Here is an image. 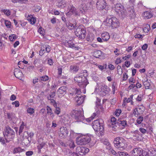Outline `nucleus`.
Returning <instances> with one entry per match:
<instances>
[{"label": "nucleus", "instance_id": "f8f14e48", "mask_svg": "<svg viewBox=\"0 0 156 156\" xmlns=\"http://www.w3.org/2000/svg\"><path fill=\"white\" fill-rule=\"evenodd\" d=\"M106 2L105 0H97L96 7L98 9H104L106 6Z\"/></svg>", "mask_w": 156, "mask_h": 156}, {"label": "nucleus", "instance_id": "c85d7f7f", "mask_svg": "<svg viewBox=\"0 0 156 156\" xmlns=\"http://www.w3.org/2000/svg\"><path fill=\"white\" fill-rule=\"evenodd\" d=\"M119 16L122 17V18H124L127 16V12H126L124 10V9H122L119 12V13L118 14Z\"/></svg>", "mask_w": 156, "mask_h": 156}, {"label": "nucleus", "instance_id": "13d9d810", "mask_svg": "<svg viewBox=\"0 0 156 156\" xmlns=\"http://www.w3.org/2000/svg\"><path fill=\"white\" fill-rule=\"evenodd\" d=\"M55 112L57 115L59 114L60 112V108H59L56 107L55 111Z\"/></svg>", "mask_w": 156, "mask_h": 156}, {"label": "nucleus", "instance_id": "58836bf2", "mask_svg": "<svg viewBox=\"0 0 156 156\" xmlns=\"http://www.w3.org/2000/svg\"><path fill=\"white\" fill-rule=\"evenodd\" d=\"M66 25L68 28L70 30H72L75 28V26H74V25L72 23H66Z\"/></svg>", "mask_w": 156, "mask_h": 156}, {"label": "nucleus", "instance_id": "1a4fd4ad", "mask_svg": "<svg viewBox=\"0 0 156 156\" xmlns=\"http://www.w3.org/2000/svg\"><path fill=\"white\" fill-rule=\"evenodd\" d=\"M135 0H129V3L131 6L129 8H128V11H129V15L131 18H134L135 16V12L134 9V8L133 5L134 4Z\"/></svg>", "mask_w": 156, "mask_h": 156}, {"label": "nucleus", "instance_id": "c756f323", "mask_svg": "<svg viewBox=\"0 0 156 156\" xmlns=\"http://www.w3.org/2000/svg\"><path fill=\"white\" fill-rule=\"evenodd\" d=\"M143 112V110L141 111H139L138 110V108H136L133 110V114L136 117H137L139 115Z\"/></svg>", "mask_w": 156, "mask_h": 156}, {"label": "nucleus", "instance_id": "49530a36", "mask_svg": "<svg viewBox=\"0 0 156 156\" xmlns=\"http://www.w3.org/2000/svg\"><path fill=\"white\" fill-rule=\"evenodd\" d=\"M150 27L149 25H147V26L144 27V31L146 32H147L150 30Z\"/></svg>", "mask_w": 156, "mask_h": 156}, {"label": "nucleus", "instance_id": "0eeeda50", "mask_svg": "<svg viewBox=\"0 0 156 156\" xmlns=\"http://www.w3.org/2000/svg\"><path fill=\"white\" fill-rule=\"evenodd\" d=\"M91 140V136L86 135L79 137L77 140L76 143L80 145H85L88 143Z\"/></svg>", "mask_w": 156, "mask_h": 156}, {"label": "nucleus", "instance_id": "a19ab883", "mask_svg": "<svg viewBox=\"0 0 156 156\" xmlns=\"http://www.w3.org/2000/svg\"><path fill=\"white\" fill-rule=\"evenodd\" d=\"M144 85L146 89H148L150 86V84L147 81H146L144 82Z\"/></svg>", "mask_w": 156, "mask_h": 156}, {"label": "nucleus", "instance_id": "a878e982", "mask_svg": "<svg viewBox=\"0 0 156 156\" xmlns=\"http://www.w3.org/2000/svg\"><path fill=\"white\" fill-rule=\"evenodd\" d=\"M66 3L65 0H61L57 3V6L60 8H63L66 6Z\"/></svg>", "mask_w": 156, "mask_h": 156}, {"label": "nucleus", "instance_id": "4468645a", "mask_svg": "<svg viewBox=\"0 0 156 156\" xmlns=\"http://www.w3.org/2000/svg\"><path fill=\"white\" fill-rule=\"evenodd\" d=\"M131 152L132 156H141L142 154V149L139 147L134 148Z\"/></svg>", "mask_w": 156, "mask_h": 156}, {"label": "nucleus", "instance_id": "e433bc0d", "mask_svg": "<svg viewBox=\"0 0 156 156\" xmlns=\"http://www.w3.org/2000/svg\"><path fill=\"white\" fill-rule=\"evenodd\" d=\"M46 109L47 113L50 115H52V116L54 117V115L53 114L51 108L48 106H47L46 107Z\"/></svg>", "mask_w": 156, "mask_h": 156}, {"label": "nucleus", "instance_id": "f03ea898", "mask_svg": "<svg viewBox=\"0 0 156 156\" xmlns=\"http://www.w3.org/2000/svg\"><path fill=\"white\" fill-rule=\"evenodd\" d=\"M74 80L78 83V86L81 89H83V93L85 92V88L88 84V82L85 76H83L82 75H77L74 78Z\"/></svg>", "mask_w": 156, "mask_h": 156}, {"label": "nucleus", "instance_id": "f704fd0d", "mask_svg": "<svg viewBox=\"0 0 156 156\" xmlns=\"http://www.w3.org/2000/svg\"><path fill=\"white\" fill-rule=\"evenodd\" d=\"M24 150L22 149L20 147L15 148L13 151V152L14 154H16L18 153H20L23 151Z\"/></svg>", "mask_w": 156, "mask_h": 156}, {"label": "nucleus", "instance_id": "3c124183", "mask_svg": "<svg viewBox=\"0 0 156 156\" xmlns=\"http://www.w3.org/2000/svg\"><path fill=\"white\" fill-rule=\"evenodd\" d=\"M27 112L30 114H31L34 113V109L33 108H30L27 109Z\"/></svg>", "mask_w": 156, "mask_h": 156}, {"label": "nucleus", "instance_id": "a18cd8bd", "mask_svg": "<svg viewBox=\"0 0 156 156\" xmlns=\"http://www.w3.org/2000/svg\"><path fill=\"white\" fill-rule=\"evenodd\" d=\"M147 133H151L153 132V128L151 126H149L147 128Z\"/></svg>", "mask_w": 156, "mask_h": 156}, {"label": "nucleus", "instance_id": "dca6fc26", "mask_svg": "<svg viewBox=\"0 0 156 156\" xmlns=\"http://www.w3.org/2000/svg\"><path fill=\"white\" fill-rule=\"evenodd\" d=\"M84 100V97L80 94H78L75 98V100L78 105L82 104Z\"/></svg>", "mask_w": 156, "mask_h": 156}, {"label": "nucleus", "instance_id": "4c0bfd02", "mask_svg": "<svg viewBox=\"0 0 156 156\" xmlns=\"http://www.w3.org/2000/svg\"><path fill=\"white\" fill-rule=\"evenodd\" d=\"M25 125L23 122L21 125L20 126L19 133L20 134L23 131V129H24Z\"/></svg>", "mask_w": 156, "mask_h": 156}, {"label": "nucleus", "instance_id": "052dcab7", "mask_svg": "<svg viewBox=\"0 0 156 156\" xmlns=\"http://www.w3.org/2000/svg\"><path fill=\"white\" fill-rule=\"evenodd\" d=\"M9 38L11 41H13L14 40L16 39V36L15 35L13 34L11 36H10Z\"/></svg>", "mask_w": 156, "mask_h": 156}, {"label": "nucleus", "instance_id": "de8ad7c7", "mask_svg": "<svg viewBox=\"0 0 156 156\" xmlns=\"http://www.w3.org/2000/svg\"><path fill=\"white\" fill-rule=\"evenodd\" d=\"M5 24L7 28H10L11 26V23L9 21L5 20Z\"/></svg>", "mask_w": 156, "mask_h": 156}, {"label": "nucleus", "instance_id": "cd10ccee", "mask_svg": "<svg viewBox=\"0 0 156 156\" xmlns=\"http://www.w3.org/2000/svg\"><path fill=\"white\" fill-rule=\"evenodd\" d=\"M66 87L65 86H62L60 87L57 90L58 94H64L66 90Z\"/></svg>", "mask_w": 156, "mask_h": 156}, {"label": "nucleus", "instance_id": "7ed1b4c3", "mask_svg": "<svg viewBox=\"0 0 156 156\" xmlns=\"http://www.w3.org/2000/svg\"><path fill=\"white\" fill-rule=\"evenodd\" d=\"M115 147L119 149L122 150L126 147V140L122 137L116 138L114 141Z\"/></svg>", "mask_w": 156, "mask_h": 156}, {"label": "nucleus", "instance_id": "7c9ffc66", "mask_svg": "<svg viewBox=\"0 0 156 156\" xmlns=\"http://www.w3.org/2000/svg\"><path fill=\"white\" fill-rule=\"evenodd\" d=\"M79 69V67L76 65H72L70 66V70L72 72H76Z\"/></svg>", "mask_w": 156, "mask_h": 156}, {"label": "nucleus", "instance_id": "5fc2aeb1", "mask_svg": "<svg viewBox=\"0 0 156 156\" xmlns=\"http://www.w3.org/2000/svg\"><path fill=\"white\" fill-rule=\"evenodd\" d=\"M86 7L84 6L82 9H80V11L81 13H83L86 10Z\"/></svg>", "mask_w": 156, "mask_h": 156}, {"label": "nucleus", "instance_id": "423d86ee", "mask_svg": "<svg viewBox=\"0 0 156 156\" xmlns=\"http://www.w3.org/2000/svg\"><path fill=\"white\" fill-rule=\"evenodd\" d=\"M15 133L9 126L6 127L5 133L4 134L5 139L6 142H9L14 138Z\"/></svg>", "mask_w": 156, "mask_h": 156}, {"label": "nucleus", "instance_id": "8fccbe9b", "mask_svg": "<svg viewBox=\"0 0 156 156\" xmlns=\"http://www.w3.org/2000/svg\"><path fill=\"white\" fill-rule=\"evenodd\" d=\"M109 153H111V154H113V155H115V156H118V152L117 153L114 150L112 149H111L110 151H109Z\"/></svg>", "mask_w": 156, "mask_h": 156}, {"label": "nucleus", "instance_id": "c03bdc74", "mask_svg": "<svg viewBox=\"0 0 156 156\" xmlns=\"http://www.w3.org/2000/svg\"><path fill=\"white\" fill-rule=\"evenodd\" d=\"M70 147L73 148L75 147L74 142L73 141H70L69 143Z\"/></svg>", "mask_w": 156, "mask_h": 156}, {"label": "nucleus", "instance_id": "39448f33", "mask_svg": "<svg viewBox=\"0 0 156 156\" xmlns=\"http://www.w3.org/2000/svg\"><path fill=\"white\" fill-rule=\"evenodd\" d=\"M105 22V24L106 26L111 27L113 29L117 28L119 25V22L118 20L114 17L107 19Z\"/></svg>", "mask_w": 156, "mask_h": 156}, {"label": "nucleus", "instance_id": "aec40b11", "mask_svg": "<svg viewBox=\"0 0 156 156\" xmlns=\"http://www.w3.org/2000/svg\"><path fill=\"white\" fill-rule=\"evenodd\" d=\"M38 145L37 146V148L38 150V151H41V149L44 146L45 143L43 141V139L41 138H39L37 141Z\"/></svg>", "mask_w": 156, "mask_h": 156}, {"label": "nucleus", "instance_id": "ddd939ff", "mask_svg": "<svg viewBox=\"0 0 156 156\" xmlns=\"http://www.w3.org/2000/svg\"><path fill=\"white\" fill-rule=\"evenodd\" d=\"M68 134V131L67 129L64 127H62L60 128L59 133V136L61 138H64L67 136Z\"/></svg>", "mask_w": 156, "mask_h": 156}, {"label": "nucleus", "instance_id": "69168bd1", "mask_svg": "<svg viewBox=\"0 0 156 156\" xmlns=\"http://www.w3.org/2000/svg\"><path fill=\"white\" fill-rule=\"evenodd\" d=\"M118 155L120 156H124V155H126V152L122 151H118Z\"/></svg>", "mask_w": 156, "mask_h": 156}, {"label": "nucleus", "instance_id": "bb28decb", "mask_svg": "<svg viewBox=\"0 0 156 156\" xmlns=\"http://www.w3.org/2000/svg\"><path fill=\"white\" fill-rule=\"evenodd\" d=\"M109 38V34L107 32H105L101 34V38L104 41H107Z\"/></svg>", "mask_w": 156, "mask_h": 156}, {"label": "nucleus", "instance_id": "6e6d98bb", "mask_svg": "<svg viewBox=\"0 0 156 156\" xmlns=\"http://www.w3.org/2000/svg\"><path fill=\"white\" fill-rule=\"evenodd\" d=\"M3 12L7 16H9L10 15V12L9 10L7 9H4L3 10Z\"/></svg>", "mask_w": 156, "mask_h": 156}, {"label": "nucleus", "instance_id": "a211bd4d", "mask_svg": "<svg viewBox=\"0 0 156 156\" xmlns=\"http://www.w3.org/2000/svg\"><path fill=\"white\" fill-rule=\"evenodd\" d=\"M124 9V7L120 3H117L115 5L114 7H113V9L115 12L116 13H119L120 10Z\"/></svg>", "mask_w": 156, "mask_h": 156}, {"label": "nucleus", "instance_id": "f3484780", "mask_svg": "<svg viewBox=\"0 0 156 156\" xmlns=\"http://www.w3.org/2000/svg\"><path fill=\"white\" fill-rule=\"evenodd\" d=\"M65 45L67 47L72 48H76L77 49H78L79 48V47L76 46L75 44H74L73 41L72 40H69L67 42H66Z\"/></svg>", "mask_w": 156, "mask_h": 156}, {"label": "nucleus", "instance_id": "0e129e2a", "mask_svg": "<svg viewBox=\"0 0 156 156\" xmlns=\"http://www.w3.org/2000/svg\"><path fill=\"white\" fill-rule=\"evenodd\" d=\"M33 154V152L31 151H28L26 153V154L27 156H30L32 155Z\"/></svg>", "mask_w": 156, "mask_h": 156}, {"label": "nucleus", "instance_id": "2f4dec72", "mask_svg": "<svg viewBox=\"0 0 156 156\" xmlns=\"http://www.w3.org/2000/svg\"><path fill=\"white\" fill-rule=\"evenodd\" d=\"M94 38V36L93 34H90L87 36V40L88 41L91 42L93 41Z\"/></svg>", "mask_w": 156, "mask_h": 156}, {"label": "nucleus", "instance_id": "6e6552de", "mask_svg": "<svg viewBox=\"0 0 156 156\" xmlns=\"http://www.w3.org/2000/svg\"><path fill=\"white\" fill-rule=\"evenodd\" d=\"M75 32L76 36L81 39H83L85 37L86 31L83 28L78 27Z\"/></svg>", "mask_w": 156, "mask_h": 156}, {"label": "nucleus", "instance_id": "9d476101", "mask_svg": "<svg viewBox=\"0 0 156 156\" xmlns=\"http://www.w3.org/2000/svg\"><path fill=\"white\" fill-rule=\"evenodd\" d=\"M76 152L81 155H83L89 151L88 148L85 147H78L76 148Z\"/></svg>", "mask_w": 156, "mask_h": 156}, {"label": "nucleus", "instance_id": "2eb2a0df", "mask_svg": "<svg viewBox=\"0 0 156 156\" xmlns=\"http://www.w3.org/2000/svg\"><path fill=\"white\" fill-rule=\"evenodd\" d=\"M131 133L133 136V138L134 140L138 141L141 140L140 133L138 130H136L134 131H132Z\"/></svg>", "mask_w": 156, "mask_h": 156}, {"label": "nucleus", "instance_id": "f257e3e1", "mask_svg": "<svg viewBox=\"0 0 156 156\" xmlns=\"http://www.w3.org/2000/svg\"><path fill=\"white\" fill-rule=\"evenodd\" d=\"M101 119H97L94 120L92 123V127L96 132V133L98 136H101L104 134V125Z\"/></svg>", "mask_w": 156, "mask_h": 156}, {"label": "nucleus", "instance_id": "393cba45", "mask_svg": "<svg viewBox=\"0 0 156 156\" xmlns=\"http://www.w3.org/2000/svg\"><path fill=\"white\" fill-rule=\"evenodd\" d=\"M27 19L31 24H34L35 23L36 21V18L34 17L33 15H28L27 17Z\"/></svg>", "mask_w": 156, "mask_h": 156}, {"label": "nucleus", "instance_id": "5701e85b", "mask_svg": "<svg viewBox=\"0 0 156 156\" xmlns=\"http://www.w3.org/2000/svg\"><path fill=\"white\" fill-rule=\"evenodd\" d=\"M111 125H110L111 127L115 128V127H117L118 125V121H116V119L115 117H112L111 119Z\"/></svg>", "mask_w": 156, "mask_h": 156}, {"label": "nucleus", "instance_id": "ea45409f", "mask_svg": "<svg viewBox=\"0 0 156 156\" xmlns=\"http://www.w3.org/2000/svg\"><path fill=\"white\" fill-rule=\"evenodd\" d=\"M143 120V118L142 116H139L137 119L136 122L138 124H141Z\"/></svg>", "mask_w": 156, "mask_h": 156}, {"label": "nucleus", "instance_id": "37998d69", "mask_svg": "<svg viewBox=\"0 0 156 156\" xmlns=\"http://www.w3.org/2000/svg\"><path fill=\"white\" fill-rule=\"evenodd\" d=\"M96 66H98V69H99L100 70L102 71L104 69H105L106 68V66H102V65H96Z\"/></svg>", "mask_w": 156, "mask_h": 156}, {"label": "nucleus", "instance_id": "09e8293b", "mask_svg": "<svg viewBox=\"0 0 156 156\" xmlns=\"http://www.w3.org/2000/svg\"><path fill=\"white\" fill-rule=\"evenodd\" d=\"M41 79L43 81H46L48 80V77L47 76H44L41 77Z\"/></svg>", "mask_w": 156, "mask_h": 156}, {"label": "nucleus", "instance_id": "4be33fe9", "mask_svg": "<svg viewBox=\"0 0 156 156\" xmlns=\"http://www.w3.org/2000/svg\"><path fill=\"white\" fill-rule=\"evenodd\" d=\"M69 11V12L67 13L68 14L70 12L69 14H70L71 13H72L75 14L76 15H79L78 12L76 11V8L73 6H70V7H69L68 9Z\"/></svg>", "mask_w": 156, "mask_h": 156}, {"label": "nucleus", "instance_id": "473e14b6", "mask_svg": "<svg viewBox=\"0 0 156 156\" xmlns=\"http://www.w3.org/2000/svg\"><path fill=\"white\" fill-rule=\"evenodd\" d=\"M55 92H51L50 94L48 95V96L47 97V98L48 100H52V101H51V102H53V101L55 102V101L53 99H52V98H53L54 96H55Z\"/></svg>", "mask_w": 156, "mask_h": 156}, {"label": "nucleus", "instance_id": "79ce46f5", "mask_svg": "<svg viewBox=\"0 0 156 156\" xmlns=\"http://www.w3.org/2000/svg\"><path fill=\"white\" fill-rule=\"evenodd\" d=\"M122 112V110L121 109H117L115 112V115L117 116H119Z\"/></svg>", "mask_w": 156, "mask_h": 156}, {"label": "nucleus", "instance_id": "20e7f679", "mask_svg": "<svg viewBox=\"0 0 156 156\" xmlns=\"http://www.w3.org/2000/svg\"><path fill=\"white\" fill-rule=\"evenodd\" d=\"M71 114L72 117L76 120L75 122H83L84 119L83 112L81 110H73Z\"/></svg>", "mask_w": 156, "mask_h": 156}, {"label": "nucleus", "instance_id": "e2e57ef3", "mask_svg": "<svg viewBox=\"0 0 156 156\" xmlns=\"http://www.w3.org/2000/svg\"><path fill=\"white\" fill-rule=\"evenodd\" d=\"M129 82L130 83H135V80L134 79V78L132 77H130L129 80Z\"/></svg>", "mask_w": 156, "mask_h": 156}, {"label": "nucleus", "instance_id": "6ab92c4d", "mask_svg": "<svg viewBox=\"0 0 156 156\" xmlns=\"http://www.w3.org/2000/svg\"><path fill=\"white\" fill-rule=\"evenodd\" d=\"M14 74L16 77L19 79L22 78L23 76V73L20 71V69L18 68H16L15 69Z\"/></svg>", "mask_w": 156, "mask_h": 156}, {"label": "nucleus", "instance_id": "603ef678", "mask_svg": "<svg viewBox=\"0 0 156 156\" xmlns=\"http://www.w3.org/2000/svg\"><path fill=\"white\" fill-rule=\"evenodd\" d=\"M12 104L14 105L16 107H18L19 106L20 104L19 101H16L12 103Z\"/></svg>", "mask_w": 156, "mask_h": 156}, {"label": "nucleus", "instance_id": "9b49d317", "mask_svg": "<svg viewBox=\"0 0 156 156\" xmlns=\"http://www.w3.org/2000/svg\"><path fill=\"white\" fill-rule=\"evenodd\" d=\"M109 90V89L107 86L105 84L102 85L99 94L102 97L105 96L108 94Z\"/></svg>", "mask_w": 156, "mask_h": 156}, {"label": "nucleus", "instance_id": "bf43d9fd", "mask_svg": "<svg viewBox=\"0 0 156 156\" xmlns=\"http://www.w3.org/2000/svg\"><path fill=\"white\" fill-rule=\"evenodd\" d=\"M133 95H130V97L128 98H126V101L127 103H129L131 101H132L133 99Z\"/></svg>", "mask_w": 156, "mask_h": 156}, {"label": "nucleus", "instance_id": "b1692460", "mask_svg": "<svg viewBox=\"0 0 156 156\" xmlns=\"http://www.w3.org/2000/svg\"><path fill=\"white\" fill-rule=\"evenodd\" d=\"M144 18L146 19H149L153 16L152 12H151L146 11L143 13Z\"/></svg>", "mask_w": 156, "mask_h": 156}, {"label": "nucleus", "instance_id": "4d7b16f0", "mask_svg": "<svg viewBox=\"0 0 156 156\" xmlns=\"http://www.w3.org/2000/svg\"><path fill=\"white\" fill-rule=\"evenodd\" d=\"M38 31L41 34L43 35L44 34V30L43 29H42V28L41 27H40L39 28Z\"/></svg>", "mask_w": 156, "mask_h": 156}, {"label": "nucleus", "instance_id": "412c9836", "mask_svg": "<svg viewBox=\"0 0 156 156\" xmlns=\"http://www.w3.org/2000/svg\"><path fill=\"white\" fill-rule=\"evenodd\" d=\"M93 53L94 56L96 58H103L102 52L101 50H96L93 52Z\"/></svg>", "mask_w": 156, "mask_h": 156}, {"label": "nucleus", "instance_id": "338daca9", "mask_svg": "<svg viewBox=\"0 0 156 156\" xmlns=\"http://www.w3.org/2000/svg\"><path fill=\"white\" fill-rule=\"evenodd\" d=\"M45 52V51L44 49H41L39 51V55L41 56H42Z\"/></svg>", "mask_w": 156, "mask_h": 156}, {"label": "nucleus", "instance_id": "774afa93", "mask_svg": "<svg viewBox=\"0 0 156 156\" xmlns=\"http://www.w3.org/2000/svg\"><path fill=\"white\" fill-rule=\"evenodd\" d=\"M128 75L126 73H124L123 74V80H126L128 78Z\"/></svg>", "mask_w": 156, "mask_h": 156}, {"label": "nucleus", "instance_id": "864d4df0", "mask_svg": "<svg viewBox=\"0 0 156 156\" xmlns=\"http://www.w3.org/2000/svg\"><path fill=\"white\" fill-rule=\"evenodd\" d=\"M139 130L141 133L143 134H145L147 133V129H146L142 128H140L139 129Z\"/></svg>", "mask_w": 156, "mask_h": 156}, {"label": "nucleus", "instance_id": "c9c22d12", "mask_svg": "<svg viewBox=\"0 0 156 156\" xmlns=\"http://www.w3.org/2000/svg\"><path fill=\"white\" fill-rule=\"evenodd\" d=\"M24 133H27L29 137L28 138V140L29 142H30L31 140V138L34 135V133L32 132H31L29 134L28 132H25Z\"/></svg>", "mask_w": 156, "mask_h": 156}, {"label": "nucleus", "instance_id": "72a5a7b5", "mask_svg": "<svg viewBox=\"0 0 156 156\" xmlns=\"http://www.w3.org/2000/svg\"><path fill=\"white\" fill-rule=\"evenodd\" d=\"M118 125L119 124L121 125L122 126H127V122L126 120H118Z\"/></svg>", "mask_w": 156, "mask_h": 156}, {"label": "nucleus", "instance_id": "680f3d73", "mask_svg": "<svg viewBox=\"0 0 156 156\" xmlns=\"http://www.w3.org/2000/svg\"><path fill=\"white\" fill-rule=\"evenodd\" d=\"M51 51V47L49 45H47L45 47V51L47 53H49Z\"/></svg>", "mask_w": 156, "mask_h": 156}]
</instances>
